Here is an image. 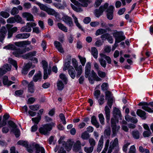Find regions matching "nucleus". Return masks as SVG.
Segmentation results:
<instances>
[{"instance_id":"1","label":"nucleus","mask_w":153,"mask_h":153,"mask_svg":"<svg viewBox=\"0 0 153 153\" xmlns=\"http://www.w3.org/2000/svg\"><path fill=\"white\" fill-rule=\"evenodd\" d=\"M55 123L53 122L42 125L39 128V132L42 134L48 135L52 129V127L55 126Z\"/></svg>"},{"instance_id":"2","label":"nucleus","mask_w":153,"mask_h":153,"mask_svg":"<svg viewBox=\"0 0 153 153\" xmlns=\"http://www.w3.org/2000/svg\"><path fill=\"white\" fill-rule=\"evenodd\" d=\"M3 48L4 49H7L15 50V51L13 52V53L16 57H19L21 56V54L25 53L26 52L25 49H21L19 48L17 49L15 46L13 45H8L7 46H4Z\"/></svg>"},{"instance_id":"3","label":"nucleus","mask_w":153,"mask_h":153,"mask_svg":"<svg viewBox=\"0 0 153 153\" xmlns=\"http://www.w3.org/2000/svg\"><path fill=\"white\" fill-rule=\"evenodd\" d=\"M8 123L10 128V132L13 133L16 137H18L20 135V130L17 128V126L12 121L9 120Z\"/></svg>"},{"instance_id":"4","label":"nucleus","mask_w":153,"mask_h":153,"mask_svg":"<svg viewBox=\"0 0 153 153\" xmlns=\"http://www.w3.org/2000/svg\"><path fill=\"white\" fill-rule=\"evenodd\" d=\"M118 121L115 118H111V127L113 132V136H115L118 132L120 128L119 126L116 125V123H118Z\"/></svg>"},{"instance_id":"5","label":"nucleus","mask_w":153,"mask_h":153,"mask_svg":"<svg viewBox=\"0 0 153 153\" xmlns=\"http://www.w3.org/2000/svg\"><path fill=\"white\" fill-rule=\"evenodd\" d=\"M34 149H35V153H45L44 148L38 144H36L33 147H29L27 148V150L29 152H33Z\"/></svg>"},{"instance_id":"6","label":"nucleus","mask_w":153,"mask_h":153,"mask_svg":"<svg viewBox=\"0 0 153 153\" xmlns=\"http://www.w3.org/2000/svg\"><path fill=\"white\" fill-rule=\"evenodd\" d=\"M36 24L34 22H29L27 23L26 25L21 28L20 30L21 32H30L31 31V27L35 26Z\"/></svg>"},{"instance_id":"7","label":"nucleus","mask_w":153,"mask_h":153,"mask_svg":"<svg viewBox=\"0 0 153 153\" xmlns=\"http://www.w3.org/2000/svg\"><path fill=\"white\" fill-rule=\"evenodd\" d=\"M113 35L115 39L116 43H119L126 39L125 36L123 35V33L120 32H117L113 33Z\"/></svg>"},{"instance_id":"8","label":"nucleus","mask_w":153,"mask_h":153,"mask_svg":"<svg viewBox=\"0 0 153 153\" xmlns=\"http://www.w3.org/2000/svg\"><path fill=\"white\" fill-rule=\"evenodd\" d=\"M74 4L77 6L82 5L83 7H87L88 4H90L92 2L91 0H78L82 4L79 3L78 1H76V0H70Z\"/></svg>"},{"instance_id":"9","label":"nucleus","mask_w":153,"mask_h":153,"mask_svg":"<svg viewBox=\"0 0 153 153\" xmlns=\"http://www.w3.org/2000/svg\"><path fill=\"white\" fill-rule=\"evenodd\" d=\"M108 3H105L104 5L101 6L99 10H95V15L97 17H99L103 13V12L108 7Z\"/></svg>"},{"instance_id":"10","label":"nucleus","mask_w":153,"mask_h":153,"mask_svg":"<svg viewBox=\"0 0 153 153\" xmlns=\"http://www.w3.org/2000/svg\"><path fill=\"white\" fill-rule=\"evenodd\" d=\"M62 20L68 26L72 27L73 23L72 18L68 16H64L62 17Z\"/></svg>"},{"instance_id":"11","label":"nucleus","mask_w":153,"mask_h":153,"mask_svg":"<svg viewBox=\"0 0 153 153\" xmlns=\"http://www.w3.org/2000/svg\"><path fill=\"white\" fill-rule=\"evenodd\" d=\"M114 8V7L113 6H110L106 10L107 18L110 20H111L113 18Z\"/></svg>"},{"instance_id":"12","label":"nucleus","mask_w":153,"mask_h":153,"mask_svg":"<svg viewBox=\"0 0 153 153\" xmlns=\"http://www.w3.org/2000/svg\"><path fill=\"white\" fill-rule=\"evenodd\" d=\"M11 68V66L8 64H6L3 66L2 68H0V74L3 75L7 71H10Z\"/></svg>"},{"instance_id":"13","label":"nucleus","mask_w":153,"mask_h":153,"mask_svg":"<svg viewBox=\"0 0 153 153\" xmlns=\"http://www.w3.org/2000/svg\"><path fill=\"white\" fill-rule=\"evenodd\" d=\"M22 17L27 21H34L33 16L30 13L24 12L22 14Z\"/></svg>"},{"instance_id":"14","label":"nucleus","mask_w":153,"mask_h":153,"mask_svg":"<svg viewBox=\"0 0 153 153\" xmlns=\"http://www.w3.org/2000/svg\"><path fill=\"white\" fill-rule=\"evenodd\" d=\"M139 105H142V108L149 112H153V110L148 106V103L147 102H140L139 104Z\"/></svg>"},{"instance_id":"15","label":"nucleus","mask_w":153,"mask_h":153,"mask_svg":"<svg viewBox=\"0 0 153 153\" xmlns=\"http://www.w3.org/2000/svg\"><path fill=\"white\" fill-rule=\"evenodd\" d=\"M7 30L6 28L2 27L0 31V41L2 42L3 40L5 35L7 33Z\"/></svg>"},{"instance_id":"16","label":"nucleus","mask_w":153,"mask_h":153,"mask_svg":"<svg viewBox=\"0 0 153 153\" xmlns=\"http://www.w3.org/2000/svg\"><path fill=\"white\" fill-rule=\"evenodd\" d=\"M30 43V41L27 40L20 42H16L15 43V44L18 47H23L25 45H29Z\"/></svg>"},{"instance_id":"17","label":"nucleus","mask_w":153,"mask_h":153,"mask_svg":"<svg viewBox=\"0 0 153 153\" xmlns=\"http://www.w3.org/2000/svg\"><path fill=\"white\" fill-rule=\"evenodd\" d=\"M30 36V34L29 33H23L17 34L15 36L17 39H25L28 38Z\"/></svg>"},{"instance_id":"18","label":"nucleus","mask_w":153,"mask_h":153,"mask_svg":"<svg viewBox=\"0 0 153 153\" xmlns=\"http://www.w3.org/2000/svg\"><path fill=\"white\" fill-rule=\"evenodd\" d=\"M54 45L58 51L61 53H63L64 52L63 49L62 47L61 44L57 41L54 42Z\"/></svg>"},{"instance_id":"19","label":"nucleus","mask_w":153,"mask_h":153,"mask_svg":"<svg viewBox=\"0 0 153 153\" xmlns=\"http://www.w3.org/2000/svg\"><path fill=\"white\" fill-rule=\"evenodd\" d=\"M3 83L4 85H7L8 86H9L14 83V82L9 81L8 76H4L3 77Z\"/></svg>"},{"instance_id":"20","label":"nucleus","mask_w":153,"mask_h":153,"mask_svg":"<svg viewBox=\"0 0 153 153\" xmlns=\"http://www.w3.org/2000/svg\"><path fill=\"white\" fill-rule=\"evenodd\" d=\"M91 63L88 62L87 63L85 67V76L87 78L88 77L91 71Z\"/></svg>"},{"instance_id":"21","label":"nucleus","mask_w":153,"mask_h":153,"mask_svg":"<svg viewBox=\"0 0 153 153\" xmlns=\"http://www.w3.org/2000/svg\"><path fill=\"white\" fill-rule=\"evenodd\" d=\"M137 114L143 119L145 120L146 117V112L144 111H142L141 109H137Z\"/></svg>"},{"instance_id":"22","label":"nucleus","mask_w":153,"mask_h":153,"mask_svg":"<svg viewBox=\"0 0 153 153\" xmlns=\"http://www.w3.org/2000/svg\"><path fill=\"white\" fill-rule=\"evenodd\" d=\"M91 123L96 128H98L100 127V124L97 121L96 117L93 116L91 117Z\"/></svg>"},{"instance_id":"23","label":"nucleus","mask_w":153,"mask_h":153,"mask_svg":"<svg viewBox=\"0 0 153 153\" xmlns=\"http://www.w3.org/2000/svg\"><path fill=\"white\" fill-rule=\"evenodd\" d=\"M74 142L71 140H68L66 143L65 148L68 151H69L71 149Z\"/></svg>"},{"instance_id":"24","label":"nucleus","mask_w":153,"mask_h":153,"mask_svg":"<svg viewBox=\"0 0 153 153\" xmlns=\"http://www.w3.org/2000/svg\"><path fill=\"white\" fill-rule=\"evenodd\" d=\"M28 91L31 93L34 92V83L33 81L30 82L28 85Z\"/></svg>"},{"instance_id":"25","label":"nucleus","mask_w":153,"mask_h":153,"mask_svg":"<svg viewBox=\"0 0 153 153\" xmlns=\"http://www.w3.org/2000/svg\"><path fill=\"white\" fill-rule=\"evenodd\" d=\"M68 73L71 77L73 79H74L75 76V71L72 66L70 67L68 70Z\"/></svg>"},{"instance_id":"26","label":"nucleus","mask_w":153,"mask_h":153,"mask_svg":"<svg viewBox=\"0 0 153 153\" xmlns=\"http://www.w3.org/2000/svg\"><path fill=\"white\" fill-rule=\"evenodd\" d=\"M96 74L94 72V71L92 70L91 71V76L88 79L90 83L93 84L94 82V79L97 76Z\"/></svg>"},{"instance_id":"27","label":"nucleus","mask_w":153,"mask_h":153,"mask_svg":"<svg viewBox=\"0 0 153 153\" xmlns=\"http://www.w3.org/2000/svg\"><path fill=\"white\" fill-rule=\"evenodd\" d=\"M42 77V74L40 71H39L37 74H35L33 78V81L36 82L39 80H40Z\"/></svg>"},{"instance_id":"28","label":"nucleus","mask_w":153,"mask_h":153,"mask_svg":"<svg viewBox=\"0 0 153 153\" xmlns=\"http://www.w3.org/2000/svg\"><path fill=\"white\" fill-rule=\"evenodd\" d=\"M74 68L76 71V76L79 77L82 73V67L81 65H79Z\"/></svg>"},{"instance_id":"29","label":"nucleus","mask_w":153,"mask_h":153,"mask_svg":"<svg viewBox=\"0 0 153 153\" xmlns=\"http://www.w3.org/2000/svg\"><path fill=\"white\" fill-rule=\"evenodd\" d=\"M91 53L93 57L95 59L98 57V52L95 47H92L91 48Z\"/></svg>"},{"instance_id":"30","label":"nucleus","mask_w":153,"mask_h":153,"mask_svg":"<svg viewBox=\"0 0 153 153\" xmlns=\"http://www.w3.org/2000/svg\"><path fill=\"white\" fill-rule=\"evenodd\" d=\"M46 12L48 14L54 15L55 16H56L58 15V13L55 10L49 8H48Z\"/></svg>"},{"instance_id":"31","label":"nucleus","mask_w":153,"mask_h":153,"mask_svg":"<svg viewBox=\"0 0 153 153\" xmlns=\"http://www.w3.org/2000/svg\"><path fill=\"white\" fill-rule=\"evenodd\" d=\"M101 57L104 58L107 61L108 63L110 64L111 62V58L108 56H106V55L101 53L100 54Z\"/></svg>"},{"instance_id":"32","label":"nucleus","mask_w":153,"mask_h":153,"mask_svg":"<svg viewBox=\"0 0 153 153\" xmlns=\"http://www.w3.org/2000/svg\"><path fill=\"white\" fill-rule=\"evenodd\" d=\"M36 53V52L35 51L30 52L26 54L25 55V58L26 59H29L33 56H35Z\"/></svg>"},{"instance_id":"33","label":"nucleus","mask_w":153,"mask_h":153,"mask_svg":"<svg viewBox=\"0 0 153 153\" xmlns=\"http://www.w3.org/2000/svg\"><path fill=\"white\" fill-rule=\"evenodd\" d=\"M57 25L59 29H61V30L65 32H67L68 29L63 24L61 23H58Z\"/></svg>"},{"instance_id":"34","label":"nucleus","mask_w":153,"mask_h":153,"mask_svg":"<svg viewBox=\"0 0 153 153\" xmlns=\"http://www.w3.org/2000/svg\"><path fill=\"white\" fill-rule=\"evenodd\" d=\"M81 143L79 140L77 141L74 146V149L75 151H78L80 148Z\"/></svg>"},{"instance_id":"35","label":"nucleus","mask_w":153,"mask_h":153,"mask_svg":"<svg viewBox=\"0 0 153 153\" xmlns=\"http://www.w3.org/2000/svg\"><path fill=\"white\" fill-rule=\"evenodd\" d=\"M132 135L134 138L135 139H138L140 138V134L138 131H134L132 132Z\"/></svg>"},{"instance_id":"36","label":"nucleus","mask_w":153,"mask_h":153,"mask_svg":"<svg viewBox=\"0 0 153 153\" xmlns=\"http://www.w3.org/2000/svg\"><path fill=\"white\" fill-rule=\"evenodd\" d=\"M8 61L9 63L13 65L16 68V70L17 69L18 67L16 62L13 59L11 58H10L8 59Z\"/></svg>"},{"instance_id":"37","label":"nucleus","mask_w":153,"mask_h":153,"mask_svg":"<svg viewBox=\"0 0 153 153\" xmlns=\"http://www.w3.org/2000/svg\"><path fill=\"white\" fill-rule=\"evenodd\" d=\"M57 86L58 89L59 90H62L64 87V84L61 80H58L57 81Z\"/></svg>"},{"instance_id":"38","label":"nucleus","mask_w":153,"mask_h":153,"mask_svg":"<svg viewBox=\"0 0 153 153\" xmlns=\"http://www.w3.org/2000/svg\"><path fill=\"white\" fill-rule=\"evenodd\" d=\"M36 4L39 7L41 10L46 12L47 11L48 8L47 6L39 2H37Z\"/></svg>"},{"instance_id":"39","label":"nucleus","mask_w":153,"mask_h":153,"mask_svg":"<svg viewBox=\"0 0 153 153\" xmlns=\"http://www.w3.org/2000/svg\"><path fill=\"white\" fill-rule=\"evenodd\" d=\"M118 144V140L117 138H116L114 140L111 142L110 146L114 148L115 146H117Z\"/></svg>"},{"instance_id":"40","label":"nucleus","mask_w":153,"mask_h":153,"mask_svg":"<svg viewBox=\"0 0 153 153\" xmlns=\"http://www.w3.org/2000/svg\"><path fill=\"white\" fill-rule=\"evenodd\" d=\"M106 32V30L102 28H100L98 29L96 31L95 35L96 36H98L99 35H101L104 33H105Z\"/></svg>"},{"instance_id":"41","label":"nucleus","mask_w":153,"mask_h":153,"mask_svg":"<svg viewBox=\"0 0 153 153\" xmlns=\"http://www.w3.org/2000/svg\"><path fill=\"white\" fill-rule=\"evenodd\" d=\"M40 105L38 104L30 105L29 106V108L33 111H36L39 109Z\"/></svg>"},{"instance_id":"42","label":"nucleus","mask_w":153,"mask_h":153,"mask_svg":"<svg viewBox=\"0 0 153 153\" xmlns=\"http://www.w3.org/2000/svg\"><path fill=\"white\" fill-rule=\"evenodd\" d=\"M102 58L101 57L100 58H99V61L101 65L104 68H105L106 66L107 63L106 61Z\"/></svg>"},{"instance_id":"43","label":"nucleus","mask_w":153,"mask_h":153,"mask_svg":"<svg viewBox=\"0 0 153 153\" xmlns=\"http://www.w3.org/2000/svg\"><path fill=\"white\" fill-rule=\"evenodd\" d=\"M72 16L74 19V22L76 26L79 28H82V27L79 23L78 22L77 18L75 16L74 14L72 15Z\"/></svg>"},{"instance_id":"44","label":"nucleus","mask_w":153,"mask_h":153,"mask_svg":"<svg viewBox=\"0 0 153 153\" xmlns=\"http://www.w3.org/2000/svg\"><path fill=\"white\" fill-rule=\"evenodd\" d=\"M114 115H116V116H118L119 117H120L121 116V114L120 111L117 108H115L114 109Z\"/></svg>"},{"instance_id":"45","label":"nucleus","mask_w":153,"mask_h":153,"mask_svg":"<svg viewBox=\"0 0 153 153\" xmlns=\"http://www.w3.org/2000/svg\"><path fill=\"white\" fill-rule=\"evenodd\" d=\"M94 148L91 146L90 147H85L84 148V150L87 153H91L93 150Z\"/></svg>"},{"instance_id":"46","label":"nucleus","mask_w":153,"mask_h":153,"mask_svg":"<svg viewBox=\"0 0 153 153\" xmlns=\"http://www.w3.org/2000/svg\"><path fill=\"white\" fill-rule=\"evenodd\" d=\"M101 124L104 125L105 124V119L102 114H100L98 115Z\"/></svg>"},{"instance_id":"47","label":"nucleus","mask_w":153,"mask_h":153,"mask_svg":"<svg viewBox=\"0 0 153 153\" xmlns=\"http://www.w3.org/2000/svg\"><path fill=\"white\" fill-rule=\"evenodd\" d=\"M71 6L72 8L77 12H81L82 11V9L81 8L79 7H76L72 4H71Z\"/></svg>"},{"instance_id":"48","label":"nucleus","mask_w":153,"mask_h":153,"mask_svg":"<svg viewBox=\"0 0 153 153\" xmlns=\"http://www.w3.org/2000/svg\"><path fill=\"white\" fill-rule=\"evenodd\" d=\"M15 19V22H16L17 23H20L22 24H24L25 23L24 22H22V19L21 17H20L18 15H16L14 17Z\"/></svg>"},{"instance_id":"49","label":"nucleus","mask_w":153,"mask_h":153,"mask_svg":"<svg viewBox=\"0 0 153 153\" xmlns=\"http://www.w3.org/2000/svg\"><path fill=\"white\" fill-rule=\"evenodd\" d=\"M70 61H68L65 62L63 68V70L64 71H66L67 69L69 70V69L70 68V67L71 66L70 65Z\"/></svg>"},{"instance_id":"50","label":"nucleus","mask_w":153,"mask_h":153,"mask_svg":"<svg viewBox=\"0 0 153 153\" xmlns=\"http://www.w3.org/2000/svg\"><path fill=\"white\" fill-rule=\"evenodd\" d=\"M41 118L40 116L39 117L38 116L37 117L32 118V120L34 123L37 125L41 120Z\"/></svg>"},{"instance_id":"51","label":"nucleus","mask_w":153,"mask_h":153,"mask_svg":"<svg viewBox=\"0 0 153 153\" xmlns=\"http://www.w3.org/2000/svg\"><path fill=\"white\" fill-rule=\"evenodd\" d=\"M88 141L91 146L94 148L96 143L95 140L93 138H91L89 139Z\"/></svg>"},{"instance_id":"52","label":"nucleus","mask_w":153,"mask_h":153,"mask_svg":"<svg viewBox=\"0 0 153 153\" xmlns=\"http://www.w3.org/2000/svg\"><path fill=\"white\" fill-rule=\"evenodd\" d=\"M78 57L81 63L82 66H84L86 62V59L85 58L82 57L79 55Z\"/></svg>"},{"instance_id":"53","label":"nucleus","mask_w":153,"mask_h":153,"mask_svg":"<svg viewBox=\"0 0 153 153\" xmlns=\"http://www.w3.org/2000/svg\"><path fill=\"white\" fill-rule=\"evenodd\" d=\"M89 137V134L88 133L87 131H85L83 132L81 135V137L82 139L84 140L87 139Z\"/></svg>"},{"instance_id":"54","label":"nucleus","mask_w":153,"mask_h":153,"mask_svg":"<svg viewBox=\"0 0 153 153\" xmlns=\"http://www.w3.org/2000/svg\"><path fill=\"white\" fill-rule=\"evenodd\" d=\"M143 134L144 137H148L151 136L152 133L150 130H146L143 132Z\"/></svg>"},{"instance_id":"55","label":"nucleus","mask_w":153,"mask_h":153,"mask_svg":"<svg viewBox=\"0 0 153 153\" xmlns=\"http://www.w3.org/2000/svg\"><path fill=\"white\" fill-rule=\"evenodd\" d=\"M103 138L104 137L103 135H101L99 140L97 146L102 147L103 144Z\"/></svg>"},{"instance_id":"56","label":"nucleus","mask_w":153,"mask_h":153,"mask_svg":"<svg viewBox=\"0 0 153 153\" xmlns=\"http://www.w3.org/2000/svg\"><path fill=\"white\" fill-rule=\"evenodd\" d=\"M108 83H103L101 85L102 89L103 91H106L108 88Z\"/></svg>"},{"instance_id":"57","label":"nucleus","mask_w":153,"mask_h":153,"mask_svg":"<svg viewBox=\"0 0 153 153\" xmlns=\"http://www.w3.org/2000/svg\"><path fill=\"white\" fill-rule=\"evenodd\" d=\"M105 111L106 116L108 117L109 116H110V110L108 107L107 106H105Z\"/></svg>"},{"instance_id":"58","label":"nucleus","mask_w":153,"mask_h":153,"mask_svg":"<svg viewBox=\"0 0 153 153\" xmlns=\"http://www.w3.org/2000/svg\"><path fill=\"white\" fill-rule=\"evenodd\" d=\"M97 72L98 76L102 78H103L106 76V74L105 72L100 70L98 71Z\"/></svg>"},{"instance_id":"59","label":"nucleus","mask_w":153,"mask_h":153,"mask_svg":"<svg viewBox=\"0 0 153 153\" xmlns=\"http://www.w3.org/2000/svg\"><path fill=\"white\" fill-rule=\"evenodd\" d=\"M59 117L63 124H66V122L65 120V117L64 115L62 114H59Z\"/></svg>"},{"instance_id":"60","label":"nucleus","mask_w":153,"mask_h":153,"mask_svg":"<svg viewBox=\"0 0 153 153\" xmlns=\"http://www.w3.org/2000/svg\"><path fill=\"white\" fill-rule=\"evenodd\" d=\"M42 63L44 70H47L48 66V63L45 60H43L42 62Z\"/></svg>"},{"instance_id":"61","label":"nucleus","mask_w":153,"mask_h":153,"mask_svg":"<svg viewBox=\"0 0 153 153\" xmlns=\"http://www.w3.org/2000/svg\"><path fill=\"white\" fill-rule=\"evenodd\" d=\"M59 77L61 79L63 80L66 83H67V80L65 75L61 74L60 75Z\"/></svg>"},{"instance_id":"62","label":"nucleus","mask_w":153,"mask_h":153,"mask_svg":"<svg viewBox=\"0 0 153 153\" xmlns=\"http://www.w3.org/2000/svg\"><path fill=\"white\" fill-rule=\"evenodd\" d=\"M104 133L105 136H109L111 134V129L110 128H108L106 129L104 131Z\"/></svg>"},{"instance_id":"63","label":"nucleus","mask_w":153,"mask_h":153,"mask_svg":"<svg viewBox=\"0 0 153 153\" xmlns=\"http://www.w3.org/2000/svg\"><path fill=\"white\" fill-rule=\"evenodd\" d=\"M41 46L43 48V51H45L47 47V43L45 40H43L42 41Z\"/></svg>"},{"instance_id":"64","label":"nucleus","mask_w":153,"mask_h":153,"mask_svg":"<svg viewBox=\"0 0 153 153\" xmlns=\"http://www.w3.org/2000/svg\"><path fill=\"white\" fill-rule=\"evenodd\" d=\"M0 15L3 17L6 18L9 16V14L6 12L2 11L1 12Z\"/></svg>"}]
</instances>
